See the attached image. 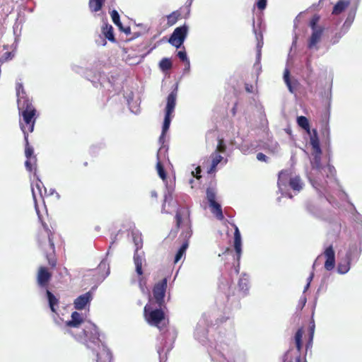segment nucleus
Returning <instances> with one entry per match:
<instances>
[{
  "label": "nucleus",
  "instance_id": "obj_1",
  "mask_svg": "<svg viewBox=\"0 0 362 362\" xmlns=\"http://www.w3.org/2000/svg\"><path fill=\"white\" fill-rule=\"evenodd\" d=\"M18 96V109L19 112V126L24 136H28L34 130L37 118V110L32 100L26 95L22 84L16 88Z\"/></svg>",
  "mask_w": 362,
  "mask_h": 362
},
{
  "label": "nucleus",
  "instance_id": "obj_2",
  "mask_svg": "<svg viewBox=\"0 0 362 362\" xmlns=\"http://www.w3.org/2000/svg\"><path fill=\"white\" fill-rule=\"evenodd\" d=\"M165 308H153L151 300H149V303L144 306V316L146 321L151 326H155L161 330L165 324V313L164 312Z\"/></svg>",
  "mask_w": 362,
  "mask_h": 362
},
{
  "label": "nucleus",
  "instance_id": "obj_3",
  "mask_svg": "<svg viewBox=\"0 0 362 362\" xmlns=\"http://www.w3.org/2000/svg\"><path fill=\"white\" fill-rule=\"evenodd\" d=\"M175 218L177 230L180 227H185V230L182 232L180 236L183 238L184 242H188L192 234L189 209L187 208H180L177 209Z\"/></svg>",
  "mask_w": 362,
  "mask_h": 362
},
{
  "label": "nucleus",
  "instance_id": "obj_4",
  "mask_svg": "<svg viewBox=\"0 0 362 362\" xmlns=\"http://www.w3.org/2000/svg\"><path fill=\"white\" fill-rule=\"evenodd\" d=\"M320 21V16L314 15L310 21L309 26L312 30V33L308 40V48L310 49H315L317 50L319 47L317 44L321 41L325 28L322 26L317 25Z\"/></svg>",
  "mask_w": 362,
  "mask_h": 362
},
{
  "label": "nucleus",
  "instance_id": "obj_5",
  "mask_svg": "<svg viewBox=\"0 0 362 362\" xmlns=\"http://www.w3.org/2000/svg\"><path fill=\"white\" fill-rule=\"evenodd\" d=\"M167 279L164 278L156 283L152 290L153 298L151 299L153 305L160 308H165V296L168 286Z\"/></svg>",
  "mask_w": 362,
  "mask_h": 362
},
{
  "label": "nucleus",
  "instance_id": "obj_6",
  "mask_svg": "<svg viewBox=\"0 0 362 362\" xmlns=\"http://www.w3.org/2000/svg\"><path fill=\"white\" fill-rule=\"evenodd\" d=\"M177 89L173 90L167 98V104L165 107V115L162 127L163 133H166L170 127L171 122V115L174 112L176 99H177Z\"/></svg>",
  "mask_w": 362,
  "mask_h": 362
},
{
  "label": "nucleus",
  "instance_id": "obj_7",
  "mask_svg": "<svg viewBox=\"0 0 362 362\" xmlns=\"http://www.w3.org/2000/svg\"><path fill=\"white\" fill-rule=\"evenodd\" d=\"M188 28L185 25L176 28L170 35L168 42L179 48L185 42L187 35Z\"/></svg>",
  "mask_w": 362,
  "mask_h": 362
},
{
  "label": "nucleus",
  "instance_id": "obj_8",
  "mask_svg": "<svg viewBox=\"0 0 362 362\" xmlns=\"http://www.w3.org/2000/svg\"><path fill=\"white\" fill-rule=\"evenodd\" d=\"M25 140V156L26 157V160L25 162V165L29 172H32L33 170H36L37 165V158L36 156L34 155L33 148L30 145L28 141V136H24Z\"/></svg>",
  "mask_w": 362,
  "mask_h": 362
},
{
  "label": "nucleus",
  "instance_id": "obj_9",
  "mask_svg": "<svg viewBox=\"0 0 362 362\" xmlns=\"http://www.w3.org/2000/svg\"><path fill=\"white\" fill-rule=\"evenodd\" d=\"M42 225L43 228L46 233V236L48 238L49 249L52 251L50 253H48V252L46 253V257H47L49 265L52 268H54L57 265V258L55 256L54 244L53 242V233L49 229V226H47V224L46 223L42 222Z\"/></svg>",
  "mask_w": 362,
  "mask_h": 362
},
{
  "label": "nucleus",
  "instance_id": "obj_10",
  "mask_svg": "<svg viewBox=\"0 0 362 362\" xmlns=\"http://www.w3.org/2000/svg\"><path fill=\"white\" fill-rule=\"evenodd\" d=\"M83 334L86 341H90L98 344L101 342L98 329L91 322H88L84 326L83 329Z\"/></svg>",
  "mask_w": 362,
  "mask_h": 362
},
{
  "label": "nucleus",
  "instance_id": "obj_11",
  "mask_svg": "<svg viewBox=\"0 0 362 362\" xmlns=\"http://www.w3.org/2000/svg\"><path fill=\"white\" fill-rule=\"evenodd\" d=\"M52 279V273L45 267H40L37 274V282L39 286L46 288Z\"/></svg>",
  "mask_w": 362,
  "mask_h": 362
},
{
  "label": "nucleus",
  "instance_id": "obj_12",
  "mask_svg": "<svg viewBox=\"0 0 362 362\" xmlns=\"http://www.w3.org/2000/svg\"><path fill=\"white\" fill-rule=\"evenodd\" d=\"M313 134L310 135V144L312 146L313 154L315 155V159H320L322 153V150L320 146V141L316 129H313Z\"/></svg>",
  "mask_w": 362,
  "mask_h": 362
},
{
  "label": "nucleus",
  "instance_id": "obj_13",
  "mask_svg": "<svg viewBox=\"0 0 362 362\" xmlns=\"http://www.w3.org/2000/svg\"><path fill=\"white\" fill-rule=\"evenodd\" d=\"M357 252V246L354 245L351 247L346 255V263H339L338 265V272L340 274H346L350 269V263L351 261L352 254Z\"/></svg>",
  "mask_w": 362,
  "mask_h": 362
},
{
  "label": "nucleus",
  "instance_id": "obj_14",
  "mask_svg": "<svg viewBox=\"0 0 362 362\" xmlns=\"http://www.w3.org/2000/svg\"><path fill=\"white\" fill-rule=\"evenodd\" d=\"M92 300V295L90 292H87L76 298L74 302V308L76 310H83L86 305L89 303Z\"/></svg>",
  "mask_w": 362,
  "mask_h": 362
},
{
  "label": "nucleus",
  "instance_id": "obj_15",
  "mask_svg": "<svg viewBox=\"0 0 362 362\" xmlns=\"http://www.w3.org/2000/svg\"><path fill=\"white\" fill-rule=\"evenodd\" d=\"M100 349V351L97 354V362H111L112 356L109 349L103 344H101Z\"/></svg>",
  "mask_w": 362,
  "mask_h": 362
},
{
  "label": "nucleus",
  "instance_id": "obj_16",
  "mask_svg": "<svg viewBox=\"0 0 362 362\" xmlns=\"http://www.w3.org/2000/svg\"><path fill=\"white\" fill-rule=\"evenodd\" d=\"M83 322L81 315L74 311L71 313V320L66 322V326L69 327H78Z\"/></svg>",
  "mask_w": 362,
  "mask_h": 362
},
{
  "label": "nucleus",
  "instance_id": "obj_17",
  "mask_svg": "<svg viewBox=\"0 0 362 362\" xmlns=\"http://www.w3.org/2000/svg\"><path fill=\"white\" fill-rule=\"evenodd\" d=\"M351 4V0H339L334 5L332 14L339 15L341 13Z\"/></svg>",
  "mask_w": 362,
  "mask_h": 362
},
{
  "label": "nucleus",
  "instance_id": "obj_18",
  "mask_svg": "<svg viewBox=\"0 0 362 362\" xmlns=\"http://www.w3.org/2000/svg\"><path fill=\"white\" fill-rule=\"evenodd\" d=\"M102 34L105 38L112 42H115L116 39L113 33V28L108 23H105L101 28Z\"/></svg>",
  "mask_w": 362,
  "mask_h": 362
},
{
  "label": "nucleus",
  "instance_id": "obj_19",
  "mask_svg": "<svg viewBox=\"0 0 362 362\" xmlns=\"http://www.w3.org/2000/svg\"><path fill=\"white\" fill-rule=\"evenodd\" d=\"M234 248L237 253L238 260H239L241 255V236L238 227H235L234 232Z\"/></svg>",
  "mask_w": 362,
  "mask_h": 362
},
{
  "label": "nucleus",
  "instance_id": "obj_20",
  "mask_svg": "<svg viewBox=\"0 0 362 362\" xmlns=\"http://www.w3.org/2000/svg\"><path fill=\"white\" fill-rule=\"evenodd\" d=\"M211 212L218 220L222 221L224 218L221 206L216 202L209 204Z\"/></svg>",
  "mask_w": 362,
  "mask_h": 362
},
{
  "label": "nucleus",
  "instance_id": "obj_21",
  "mask_svg": "<svg viewBox=\"0 0 362 362\" xmlns=\"http://www.w3.org/2000/svg\"><path fill=\"white\" fill-rule=\"evenodd\" d=\"M139 247L136 248L134 255V262L136 267V272L139 276H141L143 274L142 270V264L143 259L141 256H140L138 253Z\"/></svg>",
  "mask_w": 362,
  "mask_h": 362
},
{
  "label": "nucleus",
  "instance_id": "obj_22",
  "mask_svg": "<svg viewBox=\"0 0 362 362\" xmlns=\"http://www.w3.org/2000/svg\"><path fill=\"white\" fill-rule=\"evenodd\" d=\"M49 306L53 313H57L56 307L59 305V299L49 290L46 291Z\"/></svg>",
  "mask_w": 362,
  "mask_h": 362
},
{
  "label": "nucleus",
  "instance_id": "obj_23",
  "mask_svg": "<svg viewBox=\"0 0 362 362\" xmlns=\"http://www.w3.org/2000/svg\"><path fill=\"white\" fill-rule=\"evenodd\" d=\"M211 157L212 159L211 165L209 169L208 170V173H209V174L215 172V170L216 169V166L218 165V164L219 163H221V161L223 159V157L220 154H218L217 152H214L211 155Z\"/></svg>",
  "mask_w": 362,
  "mask_h": 362
},
{
  "label": "nucleus",
  "instance_id": "obj_24",
  "mask_svg": "<svg viewBox=\"0 0 362 362\" xmlns=\"http://www.w3.org/2000/svg\"><path fill=\"white\" fill-rule=\"evenodd\" d=\"M105 0H89L88 7L91 12L96 13L100 11L105 4Z\"/></svg>",
  "mask_w": 362,
  "mask_h": 362
},
{
  "label": "nucleus",
  "instance_id": "obj_25",
  "mask_svg": "<svg viewBox=\"0 0 362 362\" xmlns=\"http://www.w3.org/2000/svg\"><path fill=\"white\" fill-rule=\"evenodd\" d=\"M111 18H112V20L113 21V23L120 29V30H124V32L127 34L129 33H130V28H127V29H123L122 28V23L120 22V20H119V15L118 13V12L116 11V10H113L112 12H111Z\"/></svg>",
  "mask_w": 362,
  "mask_h": 362
},
{
  "label": "nucleus",
  "instance_id": "obj_26",
  "mask_svg": "<svg viewBox=\"0 0 362 362\" xmlns=\"http://www.w3.org/2000/svg\"><path fill=\"white\" fill-rule=\"evenodd\" d=\"M289 186L292 189L299 192L303 188V182L298 176H296L290 179Z\"/></svg>",
  "mask_w": 362,
  "mask_h": 362
},
{
  "label": "nucleus",
  "instance_id": "obj_27",
  "mask_svg": "<svg viewBox=\"0 0 362 362\" xmlns=\"http://www.w3.org/2000/svg\"><path fill=\"white\" fill-rule=\"evenodd\" d=\"M181 13L180 11L177 10L172 12L170 14L167 16V24L168 26H172L177 23L180 18Z\"/></svg>",
  "mask_w": 362,
  "mask_h": 362
},
{
  "label": "nucleus",
  "instance_id": "obj_28",
  "mask_svg": "<svg viewBox=\"0 0 362 362\" xmlns=\"http://www.w3.org/2000/svg\"><path fill=\"white\" fill-rule=\"evenodd\" d=\"M297 124L302 129L305 130L308 134L310 133V127L308 118L305 116H299L297 117Z\"/></svg>",
  "mask_w": 362,
  "mask_h": 362
},
{
  "label": "nucleus",
  "instance_id": "obj_29",
  "mask_svg": "<svg viewBox=\"0 0 362 362\" xmlns=\"http://www.w3.org/2000/svg\"><path fill=\"white\" fill-rule=\"evenodd\" d=\"M303 334V328H299L298 331L296 332L294 340L296 349L298 352L301 351L302 349V337Z\"/></svg>",
  "mask_w": 362,
  "mask_h": 362
},
{
  "label": "nucleus",
  "instance_id": "obj_30",
  "mask_svg": "<svg viewBox=\"0 0 362 362\" xmlns=\"http://www.w3.org/2000/svg\"><path fill=\"white\" fill-rule=\"evenodd\" d=\"M188 245H189V242H187V241H185L182 243V246L180 247V248L178 250V251L177 252V253L175 255V260H174L175 263L178 262L180 260V259L182 257V256L185 254V252H186L187 248L188 247Z\"/></svg>",
  "mask_w": 362,
  "mask_h": 362
},
{
  "label": "nucleus",
  "instance_id": "obj_31",
  "mask_svg": "<svg viewBox=\"0 0 362 362\" xmlns=\"http://www.w3.org/2000/svg\"><path fill=\"white\" fill-rule=\"evenodd\" d=\"M172 62L168 58L162 59L159 63L160 69L163 71L170 70L172 68Z\"/></svg>",
  "mask_w": 362,
  "mask_h": 362
},
{
  "label": "nucleus",
  "instance_id": "obj_32",
  "mask_svg": "<svg viewBox=\"0 0 362 362\" xmlns=\"http://www.w3.org/2000/svg\"><path fill=\"white\" fill-rule=\"evenodd\" d=\"M156 170H157L159 177L163 181H165L167 179V174L165 173V168H164L163 164L161 163V162L160 160H158V162L156 163Z\"/></svg>",
  "mask_w": 362,
  "mask_h": 362
},
{
  "label": "nucleus",
  "instance_id": "obj_33",
  "mask_svg": "<svg viewBox=\"0 0 362 362\" xmlns=\"http://www.w3.org/2000/svg\"><path fill=\"white\" fill-rule=\"evenodd\" d=\"M216 195L214 189L211 187H208L206 189V199L209 202V204H213L214 202H216Z\"/></svg>",
  "mask_w": 362,
  "mask_h": 362
},
{
  "label": "nucleus",
  "instance_id": "obj_34",
  "mask_svg": "<svg viewBox=\"0 0 362 362\" xmlns=\"http://www.w3.org/2000/svg\"><path fill=\"white\" fill-rule=\"evenodd\" d=\"M226 151V145L225 144L223 139H218V145L216 146V149L215 152L224 153Z\"/></svg>",
  "mask_w": 362,
  "mask_h": 362
},
{
  "label": "nucleus",
  "instance_id": "obj_35",
  "mask_svg": "<svg viewBox=\"0 0 362 362\" xmlns=\"http://www.w3.org/2000/svg\"><path fill=\"white\" fill-rule=\"evenodd\" d=\"M324 255L326 257V259L335 258V252L332 245H329L325 249Z\"/></svg>",
  "mask_w": 362,
  "mask_h": 362
},
{
  "label": "nucleus",
  "instance_id": "obj_36",
  "mask_svg": "<svg viewBox=\"0 0 362 362\" xmlns=\"http://www.w3.org/2000/svg\"><path fill=\"white\" fill-rule=\"evenodd\" d=\"M335 266V258L326 259L325 262V268L327 271H330L334 268Z\"/></svg>",
  "mask_w": 362,
  "mask_h": 362
},
{
  "label": "nucleus",
  "instance_id": "obj_37",
  "mask_svg": "<svg viewBox=\"0 0 362 362\" xmlns=\"http://www.w3.org/2000/svg\"><path fill=\"white\" fill-rule=\"evenodd\" d=\"M290 72L288 69H286L285 71H284V81L285 83H286L287 86L289 88V90L291 92H292V86H291V81H290Z\"/></svg>",
  "mask_w": 362,
  "mask_h": 362
},
{
  "label": "nucleus",
  "instance_id": "obj_38",
  "mask_svg": "<svg viewBox=\"0 0 362 362\" xmlns=\"http://www.w3.org/2000/svg\"><path fill=\"white\" fill-rule=\"evenodd\" d=\"M177 57H179V59L184 62H187V64H188V66L189 65V61L187 57V54H186V52L185 50H180L177 52Z\"/></svg>",
  "mask_w": 362,
  "mask_h": 362
},
{
  "label": "nucleus",
  "instance_id": "obj_39",
  "mask_svg": "<svg viewBox=\"0 0 362 362\" xmlns=\"http://www.w3.org/2000/svg\"><path fill=\"white\" fill-rule=\"evenodd\" d=\"M267 0H258L257 1V6L259 10H264L267 6Z\"/></svg>",
  "mask_w": 362,
  "mask_h": 362
},
{
  "label": "nucleus",
  "instance_id": "obj_40",
  "mask_svg": "<svg viewBox=\"0 0 362 362\" xmlns=\"http://www.w3.org/2000/svg\"><path fill=\"white\" fill-rule=\"evenodd\" d=\"M257 160H260V161H263V162H267L268 160V157L264 155L263 153H258L257 154Z\"/></svg>",
  "mask_w": 362,
  "mask_h": 362
},
{
  "label": "nucleus",
  "instance_id": "obj_41",
  "mask_svg": "<svg viewBox=\"0 0 362 362\" xmlns=\"http://www.w3.org/2000/svg\"><path fill=\"white\" fill-rule=\"evenodd\" d=\"M14 54L11 52H6L4 54V61H7L8 59H11L13 57Z\"/></svg>",
  "mask_w": 362,
  "mask_h": 362
},
{
  "label": "nucleus",
  "instance_id": "obj_42",
  "mask_svg": "<svg viewBox=\"0 0 362 362\" xmlns=\"http://www.w3.org/2000/svg\"><path fill=\"white\" fill-rule=\"evenodd\" d=\"M195 170H196L195 173H194V172H192V175L197 179L201 178V175H200V173L202 172L201 168L199 166H198L197 168H196Z\"/></svg>",
  "mask_w": 362,
  "mask_h": 362
},
{
  "label": "nucleus",
  "instance_id": "obj_43",
  "mask_svg": "<svg viewBox=\"0 0 362 362\" xmlns=\"http://www.w3.org/2000/svg\"><path fill=\"white\" fill-rule=\"evenodd\" d=\"M314 329H315V325L313 324L310 327V341L308 342V344H307V347H308L311 343H312V341H313V334H314Z\"/></svg>",
  "mask_w": 362,
  "mask_h": 362
},
{
  "label": "nucleus",
  "instance_id": "obj_44",
  "mask_svg": "<svg viewBox=\"0 0 362 362\" xmlns=\"http://www.w3.org/2000/svg\"><path fill=\"white\" fill-rule=\"evenodd\" d=\"M165 134L166 133H163V132L162 131L161 132V134L159 137V143L163 145L165 142Z\"/></svg>",
  "mask_w": 362,
  "mask_h": 362
},
{
  "label": "nucleus",
  "instance_id": "obj_45",
  "mask_svg": "<svg viewBox=\"0 0 362 362\" xmlns=\"http://www.w3.org/2000/svg\"><path fill=\"white\" fill-rule=\"evenodd\" d=\"M252 85H249L247 83L245 84V90L248 93H252Z\"/></svg>",
  "mask_w": 362,
  "mask_h": 362
},
{
  "label": "nucleus",
  "instance_id": "obj_46",
  "mask_svg": "<svg viewBox=\"0 0 362 362\" xmlns=\"http://www.w3.org/2000/svg\"><path fill=\"white\" fill-rule=\"evenodd\" d=\"M151 197L153 199H156L158 197V194L155 190H152L150 192Z\"/></svg>",
  "mask_w": 362,
  "mask_h": 362
},
{
  "label": "nucleus",
  "instance_id": "obj_47",
  "mask_svg": "<svg viewBox=\"0 0 362 362\" xmlns=\"http://www.w3.org/2000/svg\"><path fill=\"white\" fill-rule=\"evenodd\" d=\"M236 106V105H235ZM232 112H233V115H235V112H236V107H233V110H232Z\"/></svg>",
  "mask_w": 362,
  "mask_h": 362
},
{
  "label": "nucleus",
  "instance_id": "obj_48",
  "mask_svg": "<svg viewBox=\"0 0 362 362\" xmlns=\"http://www.w3.org/2000/svg\"><path fill=\"white\" fill-rule=\"evenodd\" d=\"M134 242H136V239H134ZM136 247H139V243H136ZM141 247V245L140 246V247Z\"/></svg>",
  "mask_w": 362,
  "mask_h": 362
},
{
  "label": "nucleus",
  "instance_id": "obj_49",
  "mask_svg": "<svg viewBox=\"0 0 362 362\" xmlns=\"http://www.w3.org/2000/svg\"><path fill=\"white\" fill-rule=\"evenodd\" d=\"M134 242H136V239H134ZM136 247H139V243H136ZM141 247V245L140 246V247Z\"/></svg>",
  "mask_w": 362,
  "mask_h": 362
},
{
  "label": "nucleus",
  "instance_id": "obj_50",
  "mask_svg": "<svg viewBox=\"0 0 362 362\" xmlns=\"http://www.w3.org/2000/svg\"><path fill=\"white\" fill-rule=\"evenodd\" d=\"M158 151H160V149H158ZM157 157H158V160H159V152H158V153H157Z\"/></svg>",
  "mask_w": 362,
  "mask_h": 362
},
{
  "label": "nucleus",
  "instance_id": "obj_51",
  "mask_svg": "<svg viewBox=\"0 0 362 362\" xmlns=\"http://www.w3.org/2000/svg\"><path fill=\"white\" fill-rule=\"evenodd\" d=\"M313 274H312L311 276L309 278L310 281L313 279Z\"/></svg>",
  "mask_w": 362,
  "mask_h": 362
},
{
  "label": "nucleus",
  "instance_id": "obj_52",
  "mask_svg": "<svg viewBox=\"0 0 362 362\" xmlns=\"http://www.w3.org/2000/svg\"><path fill=\"white\" fill-rule=\"evenodd\" d=\"M67 332H68L69 334H72V332H71V331H70V330H68V331H67Z\"/></svg>",
  "mask_w": 362,
  "mask_h": 362
},
{
  "label": "nucleus",
  "instance_id": "obj_53",
  "mask_svg": "<svg viewBox=\"0 0 362 362\" xmlns=\"http://www.w3.org/2000/svg\"><path fill=\"white\" fill-rule=\"evenodd\" d=\"M309 285H310V283L308 282L307 286H306V288H308L309 286Z\"/></svg>",
  "mask_w": 362,
  "mask_h": 362
},
{
  "label": "nucleus",
  "instance_id": "obj_54",
  "mask_svg": "<svg viewBox=\"0 0 362 362\" xmlns=\"http://www.w3.org/2000/svg\"><path fill=\"white\" fill-rule=\"evenodd\" d=\"M167 200V197H165V199H164V202H165Z\"/></svg>",
  "mask_w": 362,
  "mask_h": 362
},
{
  "label": "nucleus",
  "instance_id": "obj_55",
  "mask_svg": "<svg viewBox=\"0 0 362 362\" xmlns=\"http://www.w3.org/2000/svg\"><path fill=\"white\" fill-rule=\"evenodd\" d=\"M297 361H298V362L300 361V358L299 357L297 358Z\"/></svg>",
  "mask_w": 362,
  "mask_h": 362
},
{
  "label": "nucleus",
  "instance_id": "obj_56",
  "mask_svg": "<svg viewBox=\"0 0 362 362\" xmlns=\"http://www.w3.org/2000/svg\"><path fill=\"white\" fill-rule=\"evenodd\" d=\"M164 208H165V204H163V209H164Z\"/></svg>",
  "mask_w": 362,
  "mask_h": 362
}]
</instances>
